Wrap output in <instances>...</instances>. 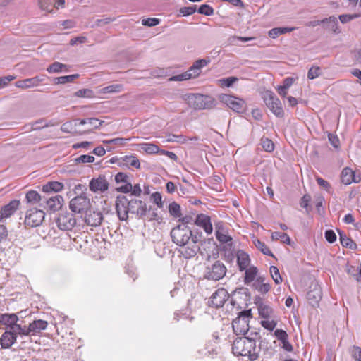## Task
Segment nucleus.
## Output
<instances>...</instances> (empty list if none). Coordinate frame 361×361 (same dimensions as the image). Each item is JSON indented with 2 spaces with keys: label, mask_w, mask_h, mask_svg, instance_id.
Segmentation results:
<instances>
[{
  "label": "nucleus",
  "mask_w": 361,
  "mask_h": 361,
  "mask_svg": "<svg viewBox=\"0 0 361 361\" xmlns=\"http://www.w3.org/2000/svg\"><path fill=\"white\" fill-rule=\"evenodd\" d=\"M188 99L195 109H209L215 104L214 99L202 94H190L188 96Z\"/></svg>",
  "instance_id": "0eeeda50"
},
{
  "label": "nucleus",
  "mask_w": 361,
  "mask_h": 361,
  "mask_svg": "<svg viewBox=\"0 0 361 361\" xmlns=\"http://www.w3.org/2000/svg\"><path fill=\"white\" fill-rule=\"evenodd\" d=\"M322 297V292L320 286L317 282L312 283L307 293V298L309 303L312 307H316L319 305Z\"/></svg>",
  "instance_id": "2eb2a0df"
},
{
  "label": "nucleus",
  "mask_w": 361,
  "mask_h": 361,
  "mask_svg": "<svg viewBox=\"0 0 361 361\" xmlns=\"http://www.w3.org/2000/svg\"><path fill=\"white\" fill-rule=\"evenodd\" d=\"M195 224L202 227L207 234H211L213 231L211 219L209 216L200 214L195 219Z\"/></svg>",
  "instance_id": "4be33fe9"
},
{
  "label": "nucleus",
  "mask_w": 361,
  "mask_h": 361,
  "mask_svg": "<svg viewBox=\"0 0 361 361\" xmlns=\"http://www.w3.org/2000/svg\"><path fill=\"white\" fill-rule=\"evenodd\" d=\"M160 20L156 18H148L142 20V24L145 26L154 27L159 25Z\"/></svg>",
  "instance_id": "4d7b16f0"
},
{
  "label": "nucleus",
  "mask_w": 361,
  "mask_h": 361,
  "mask_svg": "<svg viewBox=\"0 0 361 361\" xmlns=\"http://www.w3.org/2000/svg\"><path fill=\"white\" fill-rule=\"evenodd\" d=\"M172 241L178 246H185L192 236V231L188 225L179 224L171 231Z\"/></svg>",
  "instance_id": "20e7f679"
},
{
  "label": "nucleus",
  "mask_w": 361,
  "mask_h": 361,
  "mask_svg": "<svg viewBox=\"0 0 361 361\" xmlns=\"http://www.w3.org/2000/svg\"><path fill=\"white\" fill-rule=\"evenodd\" d=\"M42 197L37 191L35 190H30L26 193L25 200L27 203L35 204L37 202H43Z\"/></svg>",
  "instance_id": "2f4dec72"
},
{
  "label": "nucleus",
  "mask_w": 361,
  "mask_h": 361,
  "mask_svg": "<svg viewBox=\"0 0 361 361\" xmlns=\"http://www.w3.org/2000/svg\"><path fill=\"white\" fill-rule=\"evenodd\" d=\"M18 334L13 331H6L0 338V344L2 348H11L16 342Z\"/></svg>",
  "instance_id": "412c9836"
},
{
  "label": "nucleus",
  "mask_w": 361,
  "mask_h": 361,
  "mask_svg": "<svg viewBox=\"0 0 361 361\" xmlns=\"http://www.w3.org/2000/svg\"><path fill=\"white\" fill-rule=\"evenodd\" d=\"M198 13L207 16H212L214 13V9L212 6L207 4L201 5L198 10Z\"/></svg>",
  "instance_id": "8fccbe9b"
},
{
  "label": "nucleus",
  "mask_w": 361,
  "mask_h": 361,
  "mask_svg": "<svg viewBox=\"0 0 361 361\" xmlns=\"http://www.w3.org/2000/svg\"><path fill=\"white\" fill-rule=\"evenodd\" d=\"M47 71L49 73H59L63 71L67 72V65L60 62H54L47 68Z\"/></svg>",
  "instance_id": "72a5a7b5"
},
{
  "label": "nucleus",
  "mask_w": 361,
  "mask_h": 361,
  "mask_svg": "<svg viewBox=\"0 0 361 361\" xmlns=\"http://www.w3.org/2000/svg\"><path fill=\"white\" fill-rule=\"evenodd\" d=\"M324 28L333 31L336 34L341 32V29L338 26V20L335 16H330L324 18Z\"/></svg>",
  "instance_id": "c85d7f7f"
},
{
  "label": "nucleus",
  "mask_w": 361,
  "mask_h": 361,
  "mask_svg": "<svg viewBox=\"0 0 361 361\" xmlns=\"http://www.w3.org/2000/svg\"><path fill=\"white\" fill-rule=\"evenodd\" d=\"M44 215L42 209H30L26 213L25 224L31 227H37L42 224Z\"/></svg>",
  "instance_id": "f8f14e48"
},
{
  "label": "nucleus",
  "mask_w": 361,
  "mask_h": 361,
  "mask_svg": "<svg viewBox=\"0 0 361 361\" xmlns=\"http://www.w3.org/2000/svg\"><path fill=\"white\" fill-rule=\"evenodd\" d=\"M350 353L355 360L361 361V348L360 347L353 345L350 349Z\"/></svg>",
  "instance_id": "5fc2aeb1"
},
{
  "label": "nucleus",
  "mask_w": 361,
  "mask_h": 361,
  "mask_svg": "<svg viewBox=\"0 0 361 361\" xmlns=\"http://www.w3.org/2000/svg\"><path fill=\"white\" fill-rule=\"evenodd\" d=\"M90 190L92 192H103L108 190L109 183L103 175L99 176L97 178H92L90 182Z\"/></svg>",
  "instance_id": "6ab92c4d"
},
{
  "label": "nucleus",
  "mask_w": 361,
  "mask_h": 361,
  "mask_svg": "<svg viewBox=\"0 0 361 361\" xmlns=\"http://www.w3.org/2000/svg\"><path fill=\"white\" fill-rule=\"evenodd\" d=\"M294 30L295 27H275L269 31V36L275 39L281 35L290 32Z\"/></svg>",
  "instance_id": "f704fd0d"
},
{
  "label": "nucleus",
  "mask_w": 361,
  "mask_h": 361,
  "mask_svg": "<svg viewBox=\"0 0 361 361\" xmlns=\"http://www.w3.org/2000/svg\"><path fill=\"white\" fill-rule=\"evenodd\" d=\"M169 211L170 214L175 218L180 217L182 215L180 206L176 202H173L169 204Z\"/></svg>",
  "instance_id": "a19ab883"
},
{
  "label": "nucleus",
  "mask_w": 361,
  "mask_h": 361,
  "mask_svg": "<svg viewBox=\"0 0 361 361\" xmlns=\"http://www.w3.org/2000/svg\"><path fill=\"white\" fill-rule=\"evenodd\" d=\"M192 245L183 248L181 251L182 255L185 259H190L196 255L197 252L200 250V245H197L199 242L201 241L202 239V233L197 232L195 234L192 233V236L190 237Z\"/></svg>",
  "instance_id": "ddd939ff"
},
{
  "label": "nucleus",
  "mask_w": 361,
  "mask_h": 361,
  "mask_svg": "<svg viewBox=\"0 0 361 361\" xmlns=\"http://www.w3.org/2000/svg\"><path fill=\"white\" fill-rule=\"evenodd\" d=\"M103 221V215L100 212H93L86 217V223L91 226H98Z\"/></svg>",
  "instance_id": "bb28decb"
},
{
  "label": "nucleus",
  "mask_w": 361,
  "mask_h": 361,
  "mask_svg": "<svg viewBox=\"0 0 361 361\" xmlns=\"http://www.w3.org/2000/svg\"><path fill=\"white\" fill-rule=\"evenodd\" d=\"M126 164L133 166L136 169L140 167L139 159L135 156H126L123 159Z\"/></svg>",
  "instance_id": "49530a36"
},
{
  "label": "nucleus",
  "mask_w": 361,
  "mask_h": 361,
  "mask_svg": "<svg viewBox=\"0 0 361 361\" xmlns=\"http://www.w3.org/2000/svg\"><path fill=\"white\" fill-rule=\"evenodd\" d=\"M258 313L260 317L264 319L274 318V310L269 305L261 302L257 305Z\"/></svg>",
  "instance_id": "a878e982"
},
{
  "label": "nucleus",
  "mask_w": 361,
  "mask_h": 361,
  "mask_svg": "<svg viewBox=\"0 0 361 361\" xmlns=\"http://www.w3.org/2000/svg\"><path fill=\"white\" fill-rule=\"evenodd\" d=\"M123 90V87L121 84H114L102 88L99 92L102 94L116 93L121 92Z\"/></svg>",
  "instance_id": "e433bc0d"
},
{
  "label": "nucleus",
  "mask_w": 361,
  "mask_h": 361,
  "mask_svg": "<svg viewBox=\"0 0 361 361\" xmlns=\"http://www.w3.org/2000/svg\"><path fill=\"white\" fill-rule=\"evenodd\" d=\"M151 200L157 205V207L159 208H162L163 206H164V204L162 202V196L161 195L160 192H155L154 193L152 194L151 197Z\"/></svg>",
  "instance_id": "3c124183"
},
{
  "label": "nucleus",
  "mask_w": 361,
  "mask_h": 361,
  "mask_svg": "<svg viewBox=\"0 0 361 361\" xmlns=\"http://www.w3.org/2000/svg\"><path fill=\"white\" fill-rule=\"evenodd\" d=\"M116 210L119 220L126 221L128 214H135L137 219H143L147 216V204L137 199H128L126 196H118L116 200Z\"/></svg>",
  "instance_id": "f257e3e1"
},
{
  "label": "nucleus",
  "mask_w": 361,
  "mask_h": 361,
  "mask_svg": "<svg viewBox=\"0 0 361 361\" xmlns=\"http://www.w3.org/2000/svg\"><path fill=\"white\" fill-rule=\"evenodd\" d=\"M253 243L255 245V247L260 250L264 255L274 257L273 253L271 252V250L269 249V247L265 245L264 243L262 242L261 240L258 239H254Z\"/></svg>",
  "instance_id": "4c0bfd02"
},
{
  "label": "nucleus",
  "mask_w": 361,
  "mask_h": 361,
  "mask_svg": "<svg viewBox=\"0 0 361 361\" xmlns=\"http://www.w3.org/2000/svg\"><path fill=\"white\" fill-rule=\"evenodd\" d=\"M237 264L239 270L243 271L250 267V258L249 255L243 250H238L236 252Z\"/></svg>",
  "instance_id": "5701e85b"
},
{
  "label": "nucleus",
  "mask_w": 361,
  "mask_h": 361,
  "mask_svg": "<svg viewBox=\"0 0 361 361\" xmlns=\"http://www.w3.org/2000/svg\"><path fill=\"white\" fill-rule=\"evenodd\" d=\"M322 74L321 68L318 66L311 67L307 73V78L309 80H313L317 78Z\"/></svg>",
  "instance_id": "09e8293b"
},
{
  "label": "nucleus",
  "mask_w": 361,
  "mask_h": 361,
  "mask_svg": "<svg viewBox=\"0 0 361 361\" xmlns=\"http://www.w3.org/2000/svg\"><path fill=\"white\" fill-rule=\"evenodd\" d=\"M219 352V349H218L217 346L215 345H212L209 343L203 349H200L198 351L200 357H208V358H214L215 357Z\"/></svg>",
  "instance_id": "393cba45"
},
{
  "label": "nucleus",
  "mask_w": 361,
  "mask_h": 361,
  "mask_svg": "<svg viewBox=\"0 0 361 361\" xmlns=\"http://www.w3.org/2000/svg\"><path fill=\"white\" fill-rule=\"evenodd\" d=\"M18 317L16 314H0V324L7 326L11 329L10 331L17 332L18 335L21 336L18 326H22L20 324H17Z\"/></svg>",
  "instance_id": "f3484780"
},
{
  "label": "nucleus",
  "mask_w": 361,
  "mask_h": 361,
  "mask_svg": "<svg viewBox=\"0 0 361 361\" xmlns=\"http://www.w3.org/2000/svg\"><path fill=\"white\" fill-rule=\"evenodd\" d=\"M16 86L21 89H27L36 87L33 78H27L23 80H19L16 82Z\"/></svg>",
  "instance_id": "ea45409f"
},
{
  "label": "nucleus",
  "mask_w": 361,
  "mask_h": 361,
  "mask_svg": "<svg viewBox=\"0 0 361 361\" xmlns=\"http://www.w3.org/2000/svg\"><path fill=\"white\" fill-rule=\"evenodd\" d=\"M341 182L345 185H349L354 183H359L361 180L360 176H356L355 172L350 168H345L341 173Z\"/></svg>",
  "instance_id": "b1692460"
},
{
  "label": "nucleus",
  "mask_w": 361,
  "mask_h": 361,
  "mask_svg": "<svg viewBox=\"0 0 361 361\" xmlns=\"http://www.w3.org/2000/svg\"><path fill=\"white\" fill-rule=\"evenodd\" d=\"M196 11V6L182 7L179 10V13L182 16H188L193 14Z\"/></svg>",
  "instance_id": "864d4df0"
},
{
  "label": "nucleus",
  "mask_w": 361,
  "mask_h": 361,
  "mask_svg": "<svg viewBox=\"0 0 361 361\" xmlns=\"http://www.w3.org/2000/svg\"><path fill=\"white\" fill-rule=\"evenodd\" d=\"M63 202V197L56 195L49 198L44 197L43 202L40 203V206L45 209L54 212L61 208Z\"/></svg>",
  "instance_id": "4468645a"
},
{
  "label": "nucleus",
  "mask_w": 361,
  "mask_h": 361,
  "mask_svg": "<svg viewBox=\"0 0 361 361\" xmlns=\"http://www.w3.org/2000/svg\"><path fill=\"white\" fill-rule=\"evenodd\" d=\"M325 238H326V240L330 243H334L336 240V233L332 230L326 231Z\"/></svg>",
  "instance_id": "69168bd1"
},
{
  "label": "nucleus",
  "mask_w": 361,
  "mask_h": 361,
  "mask_svg": "<svg viewBox=\"0 0 361 361\" xmlns=\"http://www.w3.org/2000/svg\"><path fill=\"white\" fill-rule=\"evenodd\" d=\"M94 157L93 156H90L88 154L80 155L78 158L75 159V161L77 163L85 164V163H92L94 161Z\"/></svg>",
  "instance_id": "6e6d98bb"
},
{
  "label": "nucleus",
  "mask_w": 361,
  "mask_h": 361,
  "mask_svg": "<svg viewBox=\"0 0 361 361\" xmlns=\"http://www.w3.org/2000/svg\"><path fill=\"white\" fill-rule=\"evenodd\" d=\"M226 271V267L222 262L216 261L211 266L206 267L204 277L208 280L216 281L225 276Z\"/></svg>",
  "instance_id": "423d86ee"
},
{
  "label": "nucleus",
  "mask_w": 361,
  "mask_h": 361,
  "mask_svg": "<svg viewBox=\"0 0 361 361\" xmlns=\"http://www.w3.org/2000/svg\"><path fill=\"white\" fill-rule=\"evenodd\" d=\"M56 0H39V5L42 10L52 12Z\"/></svg>",
  "instance_id": "79ce46f5"
},
{
  "label": "nucleus",
  "mask_w": 361,
  "mask_h": 361,
  "mask_svg": "<svg viewBox=\"0 0 361 361\" xmlns=\"http://www.w3.org/2000/svg\"><path fill=\"white\" fill-rule=\"evenodd\" d=\"M262 98L267 106L277 117H283L284 112L281 102L271 91H265L262 94Z\"/></svg>",
  "instance_id": "39448f33"
},
{
  "label": "nucleus",
  "mask_w": 361,
  "mask_h": 361,
  "mask_svg": "<svg viewBox=\"0 0 361 361\" xmlns=\"http://www.w3.org/2000/svg\"><path fill=\"white\" fill-rule=\"evenodd\" d=\"M63 189V184L58 181H50L42 186V191L45 193L51 192H58Z\"/></svg>",
  "instance_id": "cd10ccee"
},
{
  "label": "nucleus",
  "mask_w": 361,
  "mask_h": 361,
  "mask_svg": "<svg viewBox=\"0 0 361 361\" xmlns=\"http://www.w3.org/2000/svg\"><path fill=\"white\" fill-rule=\"evenodd\" d=\"M274 336L281 342L288 337L286 331L283 329H276L274 331Z\"/></svg>",
  "instance_id": "e2e57ef3"
},
{
  "label": "nucleus",
  "mask_w": 361,
  "mask_h": 361,
  "mask_svg": "<svg viewBox=\"0 0 361 361\" xmlns=\"http://www.w3.org/2000/svg\"><path fill=\"white\" fill-rule=\"evenodd\" d=\"M261 145L262 148L268 152H271L274 149V142L267 137H262L261 139Z\"/></svg>",
  "instance_id": "c03bdc74"
},
{
  "label": "nucleus",
  "mask_w": 361,
  "mask_h": 361,
  "mask_svg": "<svg viewBox=\"0 0 361 361\" xmlns=\"http://www.w3.org/2000/svg\"><path fill=\"white\" fill-rule=\"evenodd\" d=\"M251 337L237 338L232 345V352L236 356L247 357L250 361L256 360L261 352L260 345H257L261 336L258 332H251Z\"/></svg>",
  "instance_id": "f03ea898"
},
{
  "label": "nucleus",
  "mask_w": 361,
  "mask_h": 361,
  "mask_svg": "<svg viewBox=\"0 0 361 361\" xmlns=\"http://www.w3.org/2000/svg\"><path fill=\"white\" fill-rule=\"evenodd\" d=\"M222 101L235 112L241 113L244 110L245 102L243 99L226 94L222 97Z\"/></svg>",
  "instance_id": "a211bd4d"
},
{
  "label": "nucleus",
  "mask_w": 361,
  "mask_h": 361,
  "mask_svg": "<svg viewBox=\"0 0 361 361\" xmlns=\"http://www.w3.org/2000/svg\"><path fill=\"white\" fill-rule=\"evenodd\" d=\"M104 121H102L96 118H88L87 124L90 126L87 130L91 131L93 129L99 128Z\"/></svg>",
  "instance_id": "de8ad7c7"
},
{
  "label": "nucleus",
  "mask_w": 361,
  "mask_h": 361,
  "mask_svg": "<svg viewBox=\"0 0 361 361\" xmlns=\"http://www.w3.org/2000/svg\"><path fill=\"white\" fill-rule=\"evenodd\" d=\"M261 325L266 329L269 331H273L276 326L277 325V322L272 320H269V319H266V320L261 321Z\"/></svg>",
  "instance_id": "603ef678"
},
{
  "label": "nucleus",
  "mask_w": 361,
  "mask_h": 361,
  "mask_svg": "<svg viewBox=\"0 0 361 361\" xmlns=\"http://www.w3.org/2000/svg\"><path fill=\"white\" fill-rule=\"evenodd\" d=\"M75 215L68 212H63L59 214L56 219L58 228L62 231H71L76 225Z\"/></svg>",
  "instance_id": "9d476101"
},
{
  "label": "nucleus",
  "mask_w": 361,
  "mask_h": 361,
  "mask_svg": "<svg viewBox=\"0 0 361 361\" xmlns=\"http://www.w3.org/2000/svg\"><path fill=\"white\" fill-rule=\"evenodd\" d=\"M79 77L78 74H73L70 75H64L61 77H57L54 79V82L56 84H66L68 82H73L75 79Z\"/></svg>",
  "instance_id": "58836bf2"
},
{
  "label": "nucleus",
  "mask_w": 361,
  "mask_h": 361,
  "mask_svg": "<svg viewBox=\"0 0 361 361\" xmlns=\"http://www.w3.org/2000/svg\"><path fill=\"white\" fill-rule=\"evenodd\" d=\"M139 146L142 150L149 154H157L160 151L159 147L153 143H141Z\"/></svg>",
  "instance_id": "c9c22d12"
},
{
  "label": "nucleus",
  "mask_w": 361,
  "mask_h": 361,
  "mask_svg": "<svg viewBox=\"0 0 361 361\" xmlns=\"http://www.w3.org/2000/svg\"><path fill=\"white\" fill-rule=\"evenodd\" d=\"M216 238L223 245L221 250L227 252H231L233 247V238L228 235L221 223L216 224Z\"/></svg>",
  "instance_id": "1a4fd4ad"
},
{
  "label": "nucleus",
  "mask_w": 361,
  "mask_h": 361,
  "mask_svg": "<svg viewBox=\"0 0 361 361\" xmlns=\"http://www.w3.org/2000/svg\"><path fill=\"white\" fill-rule=\"evenodd\" d=\"M255 289L262 294L268 293L270 290V285L268 283H264L263 277H258L254 283Z\"/></svg>",
  "instance_id": "473e14b6"
},
{
  "label": "nucleus",
  "mask_w": 361,
  "mask_h": 361,
  "mask_svg": "<svg viewBox=\"0 0 361 361\" xmlns=\"http://www.w3.org/2000/svg\"><path fill=\"white\" fill-rule=\"evenodd\" d=\"M238 80V78L236 77H228L223 78L220 80L222 85L224 86L229 87L232 86V85Z\"/></svg>",
  "instance_id": "0e129e2a"
},
{
  "label": "nucleus",
  "mask_w": 361,
  "mask_h": 361,
  "mask_svg": "<svg viewBox=\"0 0 361 361\" xmlns=\"http://www.w3.org/2000/svg\"><path fill=\"white\" fill-rule=\"evenodd\" d=\"M114 20H115V18L106 17V18L97 19L96 20V25L98 26H101V25L109 24L111 22H114Z\"/></svg>",
  "instance_id": "774afa93"
},
{
  "label": "nucleus",
  "mask_w": 361,
  "mask_h": 361,
  "mask_svg": "<svg viewBox=\"0 0 361 361\" xmlns=\"http://www.w3.org/2000/svg\"><path fill=\"white\" fill-rule=\"evenodd\" d=\"M245 271V278L244 283L245 284H249L252 282L258 273V269L255 266H250L247 267Z\"/></svg>",
  "instance_id": "c756f323"
},
{
  "label": "nucleus",
  "mask_w": 361,
  "mask_h": 361,
  "mask_svg": "<svg viewBox=\"0 0 361 361\" xmlns=\"http://www.w3.org/2000/svg\"><path fill=\"white\" fill-rule=\"evenodd\" d=\"M228 298V294L226 290L223 288H219L211 296L209 305L212 307L219 308L223 307Z\"/></svg>",
  "instance_id": "dca6fc26"
},
{
  "label": "nucleus",
  "mask_w": 361,
  "mask_h": 361,
  "mask_svg": "<svg viewBox=\"0 0 361 361\" xmlns=\"http://www.w3.org/2000/svg\"><path fill=\"white\" fill-rule=\"evenodd\" d=\"M252 318L251 309L242 311L232 323L233 329L237 335H245L248 332L250 326L249 322Z\"/></svg>",
  "instance_id": "7ed1b4c3"
},
{
  "label": "nucleus",
  "mask_w": 361,
  "mask_h": 361,
  "mask_svg": "<svg viewBox=\"0 0 361 361\" xmlns=\"http://www.w3.org/2000/svg\"><path fill=\"white\" fill-rule=\"evenodd\" d=\"M359 16V14H343L339 16V20L342 23H346L353 19L358 18Z\"/></svg>",
  "instance_id": "680f3d73"
},
{
  "label": "nucleus",
  "mask_w": 361,
  "mask_h": 361,
  "mask_svg": "<svg viewBox=\"0 0 361 361\" xmlns=\"http://www.w3.org/2000/svg\"><path fill=\"white\" fill-rule=\"evenodd\" d=\"M47 126H49V124L46 123L44 119H39L31 124L30 129L32 130H37Z\"/></svg>",
  "instance_id": "13d9d810"
},
{
  "label": "nucleus",
  "mask_w": 361,
  "mask_h": 361,
  "mask_svg": "<svg viewBox=\"0 0 361 361\" xmlns=\"http://www.w3.org/2000/svg\"><path fill=\"white\" fill-rule=\"evenodd\" d=\"M48 322L42 319L34 320L28 326H18L21 336H35L39 334L42 331L47 328Z\"/></svg>",
  "instance_id": "6e6552de"
},
{
  "label": "nucleus",
  "mask_w": 361,
  "mask_h": 361,
  "mask_svg": "<svg viewBox=\"0 0 361 361\" xmlns=\"http://www.w3.org/2000/svg\"><path fill=\"white\" fill-rule=\"evenodd\" d=\"M128 140H129V139L117 137V138H114V139H111V140H104L103 142L104 144H114V145H124Z\"/></svg>",
  "instance_id": "052dcab7"
},
{
  "label": "nucleus",
  "mask_w": 361,
  "mask_h": 361,
  "mask_svg": "<svg viewBox=\"0 0 361 361\" xmlns=\"http://www.w3.org/2000/svg\"><path fill=\"white\" fill-rule=\"evenodd\" d=\"M20 202L18 200H13L7 204L1 207L0 211V221L4 218H8L13 215L18 209Z\"/></svg>",
  "instance_id": "aec40b11"
},
{
  "label": "nucleus",
  "mask_w": 361,
  "mask_h": 361,
  "mask_svg": "<svg viewBox=\"0 0 361 361\" xmlns=\"http://www.w3.org/2000/svg\"><path fill=\"white\" fill-rule=\"evenodd\" d=\"M191 75H192L190 73H189L188 71H187L186 72H185L183 73L173 76L172 78H171V80H173V81L187 80H189L191 78Z\"/></svg>",
  "instance_id": "bf43d9fd"
},
{
  "label": "nucleus",
  "mask_w": 361,
  "mask_h": 361,
  "mask_svg": "<svg viewBox=\"0 0 361 361\" xmlns=\"http://www.w3.org/2000/svg\"><path fill=\"white\" fill-rule=\"evenodd\" d=\"M128 176L126 173L119 172L115 176V181L117 183H127Z\"/></svg>",
  "instance_id": "338daca9"
},
{
  "label": "nucleus",
  "mask_w": 361,
  "mask_h": 361,
  "mask_svg": "<svg viewBox=\"0 0 361 361\" xmlns=\"http://www.w3.org/2000/svg\"><path fill=\"white\" fill-rule=\"evenodd\" d=\"M74 96L82 98H93L94 97V92L90 89H80L74 93Z\"/></svg>",
  "instance_id": "37998d69"
},
{
  "label": "nucleus",
  "mask_w": 361,
  "mask_h": 361,
  "mask_svg": "<svg viewBox=\"0 0 361 361\" xmlns=\"http://www.w3.org/2000/svg\"><path fill=\"white\" fill-rule=\"evenodd\" d=\"M270 274L271 278L276 284H279L282 282V277L280 275L279 269L275 266L270 267Z\"/></svg>",
  "instance_id": "a18cd8bd"
},
{
  "label": "nucleus",
  "mask_w": 361,
  "mask_h": 361,
  "mask_svg": "<svg viewBox=\"0 0 361 361\" xmlns=\"http://www.w3.org/2000/svg\"><path fill=\"white\" fill-rule=\"evenodd\" d=\"M340 242L341 245L350 250H355L357 248L356 243L350 238L347 236L343 232L338 231Z\"/></svg>",
  "instance_id": "7c9ffc66"
},
{
  "label": "nucleus",
  "mask_w": 361,
  "mask_h": 361,
  "mask_svg": "<svg viewBox=\"0 0 361 361\" xmlns=\"http://www.w3.org/2000/svg\"><path fill=\"white\" fill-rule=\"evenodd\" d=\"M90 199L81 195L73 198L69 203L70 209L75 214H81L90 208Z\"/></svg>",
  "instance_id": "9b49d317"
}]
</instances>
